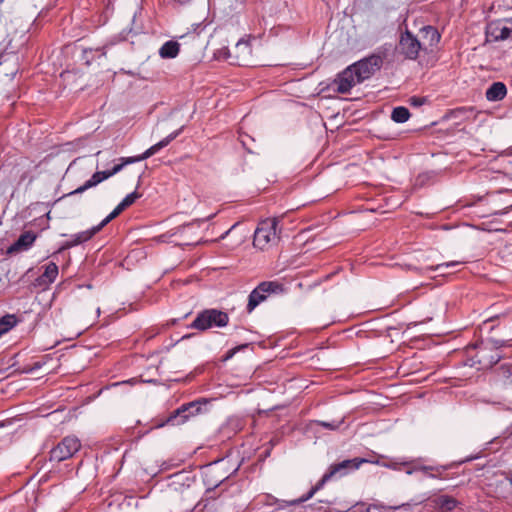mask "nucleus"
Here are the masks:
<instances>
[{
  "label": "nucleus",
  "instance_id": "21",
  "mask_svg": "<svg viewBox=\"0 0 512 512\" xmlns=\"http://www.w3.org/2000/svg\"><path fill=\"white\" fill-rule=\"evenodd\" d=\"M58 273L59 269L57 264L54 262H49L47 265H45L44 272L40 276V279L43 283L51 284L56 280Z\"/></svg>",
  "mask_w": 512,
  "mask_h": 512
},
{
  "label": "nucleus",
  "instance_id": "16",
  "mask_svg": "<svg viewBox=\"0 0 512 512\" xmlns=\"http://www.w3.org/2000/svg\"><path fill=\"white\" fill-rule=\"evenodd\" d=\"M476 357L478 358V363L483 367H492L502 359L503 355L500 351H494L478 346Z\"/></svg>",
  "mask_w": 512,
  "mask_h": 512
},
{
  "label": "nucleus",
  "instance_id": "2",
  "mask_svg": "<svg viewBox=\"0 0 512 512\" xmlns=\"http://www.w3.org/2000/svg\"><path fill=\"white\" fill-rule=\"evenodd\" d=\"M279 220L277 218H267L262 220L253 237V245L256 248L264 250L271 245H274L279 240L280 231L278 230Z\"/></svg>",
  "mask_w": 512,
  "mask_h": 512
},
{
  "label": "nucleus",
  "instance_id": "29",
  "mask_svg": "<svg viewBox=\"0 0 512 512\" xmlns=\"http://www.w3.org/2000/svg\"><path fill=\"white\" fill-rule=\"evenodd\" d=\"M93 187H95V185L92 182L91 178H89L87 181L84 182L83 185H81L77 189L69 192L68 194L65 195V197L81 194V193H83V192H85L88 189L93 188Z\"/></svg>",
  "mask_w": 512,
  "mask_h": 512
},
{
  "label": "nucleus",
  "instance_id": "38",
  "mask_svg": "<svg viewBox=\"0 0 512 512\" xmlns=\"http://www.w3.org/2000/svg\"><path fill=\"white\" fill-rule=\"evenodd\" d=\"M90 178L95 186L103 182L98 171L95 172Z\"/></svg>",
  "mask_w": 512,
  "mask_h": 512
},
{
  "label": "nucleus",
  "instance_id": "9",
  "mask_svg": "<svg viewBox=\"0 0 512 512\" xmlns=\"http://www.w3.org/2000/svg\"><path fill=\"white\" fill-rule=\"evenodd\" d=\"M368 462H370V460L359 457L353 459H346L339 463H334L330 465L327 471L329 472L332 478H341L343 476H346L350 472L359 469L363 463Z\"/></svg>",
  "mask_w": 512,
  "mask_h": 512
},
{
  "label": "nucleus",
  "instance_id": "22",
  "mask_svg": "<svg viewBox=\"0 0 512 512\" xmlns=\"http://www.w3.org/2000/svg\"><path fill=\"white\" fill-rule=\"evenodd\" d=\"M495 372L504 385H512V363L500 365Z\"/></svg>",
  "mask_w": 512,
  "mask_h": 512
},
{
  "label": "nucleus",
  "instance_id": "37",
  "mask_svg": "<svg viewBox=\"0 0 512 512\" xmlns=\"http://www.w3.org/2000/svg\"><path fill=\"white\" fill-rule=\"evenodd\" d=\"M266 498L269 500V502H267L268 504H278V509H281L280 508V505L284 504L282 501L283 500H278L277 498L271 496V495H267Z\"/></svg>",
  "mask_w": 512,
  "mask_h": 512
},
{
  "label": "nucleus",
  "instance_id": "39",
  "mask_svg": "<svg viewBox=\"0 0 512 512\" xmlns=\"http://www.w3.org/2000/svg\"><path fill=\"white\" fill-rule=\"evenodd\" d=\"M242 45H243V46H245L246 48H248V47H249V44H248V42H247V41H245V40H243V39H240V40L237 42L236 47H237V48H239V47H241Z\"/></svg>",
  "mask_w": 512,
  "mask_h": 512
},
{
  "label": "nucleus",
  "instance_id": "28",
  "mask_svg": "<svg viewBox=\"0 0 512 512\" xmlns=\"http://www.w3.org/2000/svg\"><path fill=\"white\" fill-rule=\"evenodd\" d=\"M315 495V492L313 491V489L311 488L305 495L301 496L300 498L298 499H294V500H291V501H282L284 504L280 505V508H285L287 506H295V505H299L301 503H304L306 501H308L309 499H311L313 496Z\"/></svg>",
  "mask_w": 512,
  "mask_h": 512
},
{
  "label": "nucleus",
  "instance_id": "12",
  "mask_svg": "<svg viewBox=\"0 0 512 512\" xmlns=\"http://www.w3.org/2000/svg\"><path fill=\"white\" fill-rule=\"evenodd\" d=\"M108 224L106 222V219L104 218L98 225L93 226L92 228L79 232L77 234L72 235V239L69 241H66L62 247L59 249V252L65 249L72 248L74 246H77L81 243H84L88 240H90L95 234H97L103 227H105Z\"/></svg>",
  "mask_w": 512,
  "mask_h": 512
},
{
  "label": "nucleus",
  "instance_id": "27",
  "mask_svg": "<svg viewBox=\"0 0 512 512\" xmlns=\"http://www.w3.org/2000/svg\"><path fill=\"white\" fill-rule=\"evenodd\" d=\"M506 345H507V341L506 340L489 338L485 342H482L479 345V347H483V348L494 350V351H499V349L501 347H504Z\"/></svg>",
  "mask_w": 512,
  "mask_h": 512
},
{
  "label": "nucleus",
  "instance_id": "15",
  "mask_svg": "<svg viewBox=\"0 0 512 512\" xmlns=\"http://www.w3.org/2000/svg\"><path fill=\"white\" fill-rule=\"evenodd\" d=\"M36 238L37 234L33 231L23 232L19 238L7 248V254H14L29 250L33 246Z\"/></svg>",
  "mask_w": 512,
  "mask_h": 512
},
{
  "label": "nucleus",
  "instance_id": "36",
  "mask_svg": "<svg viewBox=\"0 0 512 512\" xmlns=\"http://www.w3.org/2000/svg\"><path fill=\"white\" fill-rule=\"evenodd\" d=\"M246 347H247V345L245 344V345H240L238 347H235V348L229 350L225 356V360L232 358L236 354L237 351H239L240 349L246 348Z\"/></svg>",
  "mask_w": 512,
  "mask_h": 512
},
{
  "label": "nucleus",
  "instance_id": "3",
  "mask_svg": "<svg viewBox=\"0 0 512 512\" xmlns=\"http://www.w3.org/2000/svg\"><path fill=\"white\" fill-rule=\"evenodd\" d=\"M285 291L284 285L278 281H263L259 283L249 294L246 311L251 314L269 296L282 294Z\"/></svg>",
  "mask_w": 512,
  "mask_h": 512
},
{
  "label": "nucleus",
  "instance_id": "26",
  "mask_svg": "<svg viewBox=\"0 0 512 512\" xmlns=\"http://www.w3.org/2000/svg\"><path fill=\"white\" fill-rule=\"evenodd\" d=\"M410 117L408 108L404 106L395 107L391 113V119L396 123H405Z\"/></svg>",
  "mask_w": 512,
  "mask_h": 512
},
{
  "label": "nucleus",
  "instance_id": "11",
  "mask_svg": "<svg viewBox=\"0 0 512 512\" xmlns=\"http://www.w3.org/2000/svg\"><path fill=\"white\" fill-rule=\"evenodd\" d=\"M108 224L106 222V219L104 218L98 225L93 226L92 228L79 232L77 234L72 235V239L69 241H66L62 247L59 249V252L65 249L72 248L74 246H77L81 243H84L88 240H90L95 234H97L103 227H105Z\"/></svg>",
  "mask_w": 512,
  "mask_h": 512
},
{
  "label": "nucleus",
  "instance_id": "32",
  "mask_svg": "<svg viewBox=\"0 0 512 512\" xmlns=\"http://www.w3.org/2000/svg\"><path fill=\"white\" fill-rule=\"evenodd\" d=\"M315 423L319 426H322L326 429H329V430H337L340 425L343 423V420H340V421H332V422H326V421H320V420H317L315 421Z\"/></svg>",
  "mask_w": 512,
  "mask_h": 512
},
{
  "label": "nucleus",
  "instance_id": "20",
  "mask_svg": "<svg viewBox=\"0 0 512 512\" xmlns=\"http://www.w3.org/2000/svg\"><path fill=\"white\" fill-rule=\"evenodd\" d=\"M434 502L436 507L443 512H450L458 505V501L449 495H440L434 500Z\"/></svg>",
  "mask_w": 512,
  "mask_h": 512
},
{
  "label": "nucleus",
  "instance_id": "10",
  "mask_svg": "<svg viewBox=\"0 0 512 512\" xmlns=\"http://www.w3.org/2000/svg\"><path fill=\"white\" fill-rule=\"evenodd\" d=\"M354 70L351 68V65L344 69L341 73L337 75L334 80L335 90L338 93L345 94L350 92L352 87L356 84L361 83L360 80H356L358 78L356 74H354Z\"/></svg>",
  "mask_w": 512,
  "mask_h": 512
},
{
  "label": "nucleus",
  "instance_id": "23",
  "mask_svg": "<svg viewBox=\"0 0 512 512\" xmlns=\"http://www.w3.org/2000/svg\"><path fill=\"white\" fill-rule=\"evenodd\" d=\"M18 320L17 317L13 314H7L0 318V337L10 331L16 324Z\"/></svg>",
  "mask_w": 512,
  "mask_h": 512
},
{
  "label": "nucleus",
  "instance_id": "7",
  "mask_svg": "<svg viewBox=\"0 0 512 512\" xmlns=\"http://www.w3.org/2000/svg\"><path fill=\"white\" fill-rule=\"evenodd\" d=\"M182 130H183V127L170 133L164 139H162L158 143H156V144L152 145L150 148H148L141 155L120 158L121 163L119 165H122V168H123L127 164H132V163L146 160L147 158H149V157L153 156L154 154H156L157 152H159L162 148L168 146L182 132Z\"/></svg>",
  "mask_w": 512,
  "mask_h": 512
},
{
  "label": "nucleus",
  "instance_id": "19",
  "mask_svg": "<svg viewBox=\"0 0 512 512\" xmlns=\"http://www.w3.org/2000/svg\"><path fill=\"white\" fill-rule=\"evenodd\" d=\"M180 51V44L176 41H167L159 49V55L164 59L175 58Z\"/></svg>",
  "mask_w": 512,
  "mask_h": 512
},
{
  "label": "nucleus",
  "instance_id": "17",
  "mask_svg": "<svg viewBox=\"0 0 512 512\" xmlns=\"http://www.w3.org/2000/svg\"><path fill=\"white\" fill-rule=\"evenodd\" d=\"M140 194L137 191H134L124 197V199L114 208V210L106 216V222H111L114 218L120 215L126 208L131 206L138 198H140Z\"/></svg>",
  "mask_w": 512,
  "mask_h": 512
},
{
  "label": "nucleus",
  "instance_id": "18",
  "mask_svg": "<svg viewBox=\"0 0 512 512\" xmlns=\"http://www.w3.org/2000/svg\"><path fill=\"white\" fill-rule=\"evenodd\" d=\"M507 94L506 85L503 82H493L485 92L486 99L490 102L501 101Z\"/></svg>",
  "mask_w": 512,
  "mask_h": 512
},
{
  "label": "nucleus",
  "instance_id": "13",
  "mask_svg": "<svg viewBox=\"0 0 512 512\" xmlns=\"http://www.w3.org/2000/svg\"><path fill=\"white\" fill-rule=\"evenodd\" d=\"M506 25L503 21H494L487 25L486 34L495 41L505 40L512 33V20L507 21Z\"/></svg>",
  "mask_w": 512,
  "mask_h": 512
},
{
  "label": "nucleus",
  "instance_id": "25",
  "mask_svg": "<svg viewBox=\"0 0 512 512\" xmlns=\"http://www.w3.org/2000/svg\"><path fill=\"white\" fill-rule=\"evenodd\" d=\"M422 33L424 38L429 41L430 46H435L439 43L441 36L436 28L432 26H425L422 29Z\"/></svg>",
  "mask_w": 512,
  "mask_h": 512
},
{
  "label": "nucleus",
  "instance_id": "30",
  "mask_svg": "<svg viewBox=\"0 0 512 512\" xmlns=\"http://www.w3.org/2000/svg\"><path fill=\"white\" fill-rule=\"evenodd\" d=\"M462 263L463 262H460V261H449V262L438 264L436 266L427 267L426 270L427 271H440L443 268H453V267H456L458 265H461Z\"/></svg>",
  "mask_w": 512,
  "mask_h": 512
},
{
  "label": "nucleus",
  "instance_id": "34",
  "mask_svg": "<svg viewBox=\"0 0 512 512\" xmlns=\"http://www.w3.org/2000/svg\"><path fill=\"white\" fill-rule=\"evenodd\" d=\"M427 102L426 97L412 96L409 98V104L413 107H420Z\"/></svg>",
  "mask_w": 512,
  "mask_h": 512
},
{
  "label": "nucleus",
  "instance_id": "24",
  "mask_svg": "<svg viewBox=\"0 0 512 512\" xmlns=\"http://www.w3.org/2000/svg\"><path fill=\"white\" fill-rule=\"evenodd\" d=\"M369 463H374V464H377V465H381L383 467H386V468H389V469H392V470H399L400 469V466H404V467H408V469L410 468V466L414 463V460H407V459H403L401 461H395V460H391L389 462H380V461H371Z\"/></svg>",
  "mask_w": 512,
  "mask_h": 512
},
{
  "label": "nucleus",
  "instance_id": "35",
  "mask_svg": "<svg viewBox=\"0 0 512 512\" xmlns=\"http://www.w3.org/2000/svg\"><path fill=\"white\" fill-rule=\"evenodd\" d=\"M247 140H251L252 142H254V139L253 138H250L248 135H240V142L242 144V146L249 152V153H253V148L249 145V143H247Z\"/></svg>",
  "mask_w": 512,
  "mask_h": 512
},
{
  "label": "nucleus",
  "instance_id": "41",
  "mask_svg": "<svg viewBox=\"0 0 512 512\" xmlns=\"http://www.w3.org/2000/svg\"><path fill=\"white\" fill-rule=\"evenodd\" d=\"M3 0H0V3L2 2Z\"/></svg>",
  "mask_w": 512,
  "mask_h": 512
},
{
  "label": "nucleus",
  "instance_id": "14",
  "mask_svg": "<svg viewBox=\"0 0 512 512\" xmlns=\"http://www.w3.org/2000/svg\"><path fill=\"white\" fill-rule=\"evenodd\" d=\"M453 466V464L450 465H437V466H430V465H415V462L410 466L409 469L406 470V474L411 475L416 471L423 472L427 477L430 478H437V479H444L443 473L450 469Z\"/></svg>",
  "mask_w": 512,
  "mask_h": 512
},
{
  "label": "nucleus",
  "instance_id": "4",
  "mask_svg": "<svg viewBox=\"0 0 512 512\" xmlns=\"http://www.w3.org/2000/svg\"><path fill=\"white\" fill-rule=\"evenodd\" d=\"M206 403L207 400L204 398L184 403L176 410H174L167 417L166 421L164 423L159 424L158 427H162L165 424H170L173 426L184 424L191 417L200 414L202 411V406L205 405Z\"/></svg>",
  "mask_w": 512,
  "mask_h": 512
},
{
  "label": "nucleus",
  "instance_id": "8",
  "mask_svg": "<svg viewBox=\"0 0 512 512\" xmlns=\"http://www.w3.org/2000/svg\"><path fill=\"white\" fill-rule=\"evenodd\" d=\"M398 50L405 58L415 60L421 50V43L410 31L406 30L400 36Z\"/></svg>",
  "mask_w": 512,
  "mask_h": 512
},
{
  "label": "nucleus",
  "instance_id": "31",
  "mask_svg": "<svg viewBox=\"0 0 512 512\" xmlns=\"http://www.w3.org/2000/svg\"><path fill=\"white\" fill-rule=\"evenodd\" d=\"M122 170V165H114L112 169L105 171H98L102 181L112 177Z\"/></svg>",
  "mask_w": 512,
  "mask_h": 512
},
{
  "label": "nucleus",
  "instance_id": "6",
  "mask_svg": "<svg viewBox=\"0 0 512 512\" xmlns=\"http://www.w3.org/2000/svg\"><path fill=\"white\" fill-rule=\"evenodd\" d=\"M383 64V57L379 54H371L351 65L354 70V74L363 82L372 77L378 70L381 69Z\"/></svg>",
  "mask_w": 512,
  "mask_h": 512
},
{
  "label": "nucleus",
  "instance_id": "33",
  "mask_svg": "<svg viewBox=\"0 0 512 512\" xmlns=\"http://www.w3.org/2000/svg\"><path fill=\"white\" fill-rule=\"evenodd\" d=\"M333 478L331 477V475L329 474V472L327 471L326 473H324V475L322 476V478L316 483L315 486L312 487L313 491L316 493L317 491L321 490L324 485L332 480Z\"/></svg>",
  "mask_w": 512,
  "mask_h": 512
},
{
  "label": "nucleus",
  "instance_id": "40",
  "mask_svg": "<svg viewBox=\"0 0 512 512\" xmlns=\"http://www.w3.org/2000/svg\"><path fill=\"white\" fill-rule=\"evenodd\" d=\"M108 48V45H105L103 46L102 48H100L99 50L102 51V55H106V49Z\"/></svg>",
  "mask_w": 512,
  "mask_h": 512
},
{
  "label": "nucleus",
  "instance_id": "1",
  "mask_svg": "<svg viewBox=\"0 0 512 512\" xmlns=\"http://www.w3.org/2000/svg\"><path fill=\"white\" fill-rule=\"evenodd\" d=\"M228 313L216 309H204L200 311L190 324V328L199 331H206L211 328H223L229 323Z\"/></svg>",
  "mask_w": 512,
  "mask_h": 512
},
{
  "label": "nucleus",
  "instance_id": "5",
  "mask_svg": "<svg viewBox=\"0 0 512 512\" xmlns=\"http://www.w3.org/2000/svg\"><path fill=\"white\" fill-rule=\"evenodd\" d=\"M80 449L81 442L77 437L66 436L50 450L49 460L60 463L72 458Z\"/></svg>",
  "mask_w": 512,
  "mask_h": 512
}]
</instances>
